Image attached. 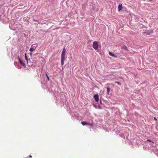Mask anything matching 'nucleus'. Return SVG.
Returning a JSON list of instances; mask_svg holds the SVG:
<instances>
[{"label": "nucleus", "mask_w": 158, "mask_h": 158, "mask_svg": "<svg viewBox=\"0 0 158 158\" xmlns=\"http://www.w3.org/2000/svg\"><path fill=\"white\" fill-rule=\"evenodd\" d=\"M66 51V49L64 48L63 49L61 55V63L62 65L64 64V61L65 59Z\"/></svg>", "instance_id": "1"}, {"label": "nucleus", "mask_w": 158, "mask_h": 158, "mask_svg": "<svg viewBox=\"0 0 158 158\" xmlns=\"http://www.w3.org/2000/svg\"><path fill=\"white\" fill-rule=\"evenodd\" d=\"M93 48L97 50L98 48V42L94 41L93 43Z\"/></svg>", "instance_id": "2"}, {"label": "nucleus", "mask_w": 158, "mask_h": 158, "mask_svg": "<svg viewBox=\"0 0 158 158\" xmlns=\"http://www.w3.org/2000/svg\"><path fill=\"white\" fill-rule=\"evenodd\" d=\"M94 98L96 102H98L99 101V96L98 94H96L94 95Z\"/></svg>", "instance_id": "3"}, {"label": "nucleus", "mask_w": 158, "mask_h": 158, "mask_svg": "<svg viewBox=\"0 0 158 158\" xmlns=\"http://www.w3.org/2000/svg\"><path fill=\"white\" fill-rule=\"evenodd\" d=\"M18 59L19 61V62L23 66H25V64L22 62V61L21 60L19 56H18Z\"/></svg>", "instance_id": "4"}, {"label": "nucleus", "mask_w": 158, "mask_h": 158, "mask_svg": "<svg viewBox=\"0 0 158 158\" xmlns=\"http://www.w3.org/2000/svg\"><path fill=\"white\" fill-rule=\"evenodd\" d=\"M109 54L110 55V56L114 57H116L117 56H116L114 54H113L111 52H109Z\"/></svg>", "instance_id": "5"}, {"label": "nucleus", "mask_w": 158, "mask_h": 158, "mask_svg": "<svg viewBox=\"0 0 158 158\" xmlns=\"http://www.w3.org/2000/svg\"><path fill=\"white\" fill-rule=\"evenodd\" d=\"M122 4H119L118 6V9L119 11H120L122 8Z\"/></svg>", "instance_id": "6"}, {"label": "nucleus", "mask_w": 158, "mask_h": 158, "mask_svg": "<svg viewBox=\"0 0 158 158\" xmlns=\"http://www.w3.org/2000/svg\"><path fill=\"white\" fill-rule=\"evenodd\" d=\"M35 47L34 48V47H32V46L30 49L29 51L31 52H33L35 50Z\"/></svg>", "instance_id": "7"}, {"label": "nucleus", "mask_w": 158, "mask_h": 158, "mask_svg": "<svg viewBox=\"0 0 158 158\" xmlns=\"http://www.w3.org/2000/svg\"><path fill=\"white\" fill-rule=\"evenodd\" d=\"M81 123L83 125L85 126V125H88V123H87L86 122L84 121V122H82Z\"/></svg>", "instance_id": "8"}, {"label": "nucleus", "mask_w": 158, "mask_h": 158, "mask_svg": "<svg viewBox=\"0 0 158 158\" xmlns=\"http://www.w3.org/2000/svg\"><path fill=\"white\" fill-rule=\"evenodd\" d=\"M122 49H123L125 50H127V47L126 46H123L122 48Z\"/></svg>", "instance_id": "9"}, {"label": "nucleus", "mask_w": 158, "mask_h": 158, "mask_svg": "<svg viewBox=\"0 0 158 158\" xmlns=\"http://www.w3.org/2000/svg\"><path fill=\"white\" fill-rule=\"evenodd\" d=\"M25 59L27 61V62L28 63V58H27V53H25Z\"/></svg>", "instance_id": "10"}, {"label": "nucleus", "mask_w": 158, "mask_h": 158, "mask_svg": "<svg viewBox=\"0 0 158 158\" xmlns=\"http://www.w3.org/2000/svg\"><path fill=\"white\" fill-rule=\"evenodd\" d=\"M107 94H109V92L110 90V88L109 87H107Z\"/></svg>", "instance_id": "11"}, {"label": "nucleus", "mask_w": 158, "mask_h": 158, "mask_svg": "<svg viewBox=\"0 0 158 158\" xmlns=\"http://www.w3.org/2000/svg\"><path fill=\"white\" fill-rule=\"evenodd\" d=\"M115 82L116 83H117L118 85H121V84L120 82H119L115 81Z\"/></svg>", "instance_id": "12"}, {"label": "nucleus", "mask_w": 158, "mask_h": 158, "mask_svg": "<svg viewBox=\"0 0 158 158\" xmlns=\"http://www.w3.org/2000/svg\"><path fill=\"white\" fill-rule=\"evenodd\" d=\"M46 76H47V79H48V80H49V77H48V74H46Z\"/></svg>", "instance_id": "13"}, {"label": "nucleus", "mask_w": 158, "mask_h": 158, "mask_svg": "<svg viewBox=\"0 0 158 158\" xmlns=\"http://www.w3.org/2000/svg\"><path fill=\"white\" fill-rule=\"evenodd\" d=\"M88 125H90L91 126H93V125L92 124H91V123H88Z\"/></svg>", "instance_id": "14"}, {"label": "nucleus", "mask_w": 158, "mask_h": 158, "mask_svg": "<svg viewBox=\"0 0 158 158\" xmlns=\"http://www.w3.org/2000/svg\"><path fill=\"white\" fill-rule=\"evenodd\" d=\"M98 107L100 109H101V106H98Z\"/></svg>", "instance_id": "15"}, {"label": "nucleus", "mask_w": 158, "mask_h": 158, "mask_svg": "<svg viewBox=\"0 0 158 158\" xmlns=\"http://www.w3.org/2000/svg\"><path fill=\"white\" fill-rule=\"evenodd\" d=\"M147 141H149V142H151V140H150L148 139H147Z\"/></svg>", "instance_id": "16"}, {"label": "nucleus", "mask_w": 158, "mask_h": 158, "mask_svg": "<svg viewBox=\"0 0 158 158\" xmlns=\"http://www.w3.org/2000/svg\"><path fill=\"white\" fill-rule=\"evenodd\" d=\"M154 119H155V120H157V119H156V117H154Z\"/></svg>", "instance_id": "17"}, {"label": "nucleus", "mask_w": 158, "mask_h": 158, "mask_svg": "<svg viewBox=\"0 0 158 158\" xmlns=\"http://www.w3.org/2000/svg\"><path fill=\"white\" fill-rule=\"evenodd\" d=\"M29 158H32V156H29Z\"/></svg>", "instance_id": "18"}]
</instances>
